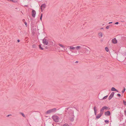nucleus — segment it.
<instances>
[{
	"instance_id": "f257e3e1",
	"label": "nucleus",
	"mask_w": 126,
	"mask_h": 126,
	"mask_svg": "<svg viewBox=\"0 0 126 126\" xmlns=\"http://www.w3.org/2000/svg\"><path fill=\"white\" fill-rule=\"evenodd\" d=\"M57 109L55 108H54L52 109H50L47 110L46 112V113L47 114H49L51 113L54 112L56 111Z\"/></svg>"
},
{
	"instance_id": "f03ea898",
	"label": "nucleus",
	"mask_w": 126,
	"mask_h": 126,
	"mask_svg": "<svg viewBox=\"0 0 126 126\" xmlns=\"http://www.w3.org/2000/svg\"><path fill=\"white\" fill-rule=\"evenodd\" d=\"M110 108H109L108 107L106 106H105L103 107L100 110L101 112H102L103 113L104 110H109L110 109Z\"/></svg>"
},
{
	"instance_id": "7ed1b4c3",
	"label": "nucleus",
	"mask_w": 126,
	"mask_h": 126,
	"mask_svg": "<svg viewBox=\"0 0 126 126\" xmlns=\"http://www.w3.org/2000/svg\"><path fill=\"white\" fill-rule=\"evenodd\" d=\"M52 118L54 120L55 122H57L59 121L58 117L55 115L53 116L52 117Z\"/></svg>"
},
{
	"instance_id": "20e7f679",
	"label": "nucleus",
	"mask_w": 126,
	"mask_h": 126,
	"mask_svg": "<svg viewBox=\"0 0 126 126\" xmlns=\"http://www.w3.org/2000/svg\"><path fill=\"white\" fill-rule=\"evenodd\" d=\"M87 48L89 49V48L87 47H86L84 48V49H85L84 53L87 54H88L90 53V51Z\"/></svg>"
},
{
	"instance_id": "39448f33",
	"label": "nucleus",
	"mask_w": 126,
	"mask_h": 126,
	"mask_svg": "<svg viewBox=\"0 0 126 126\" xmlns=\"http://www.w3.org/2000/svg\"><path fill=\"white\" fill-rule=\"evenodd\" d=\"M43 43L44 44L46 45H48V40L45 38H44L43 40Z\"/></svg>"
},
{
	"instance_id": "423d86ee",
	"label": "nucleus",
	"mask_w": 126,
	"mask_h": 126,
	"mask_svg": "<svg viewBox=\"0 0 126 126\" xmlns=\"http://www.w3.org/2000/svg\"><path fill=\"white\" fill-rule=\"evenodd\" d=\"M111 42L113 43L114 44H116L117 43V41L116 38H114L112 39Z\"/></svg>"
},
{
	"instance_id": "0eeeda50",
	"label": "nucleus",
	"mask_w": 126,
	"mask_h": 126,
	"mask_svg": "<svg viewBox=\"0 0 126 126\" xmlns=\"http://www.w3.org/2000/svg\"><path fill=\"white\" fill-rule=\"evenodd\" d=\"M104 114L105 116H109L111 114L110 112L109 111H107L105 112Z\"/></svg>"
},
{
	"instance_id": "6e6552de",
	"label": "nucleus",
	"mask_w": 126,
	"mask_h": 126,
	"mask_svg": "<svg viewBox=\"0 0 126 126\" xmlns=\"http://www.w3.org/2000/svg\"><path fill=\"white\" fill-rule=\"evenodd\" d=\"M103 113L102 112H100V113L99 114H98L97 116L96 117V118L98 119L99 118L102 116Z\"/></svg>"
},
{
	"instance_id": "1a4fd4ad",
	"label": "nucleus",
	"mask_w": 126,
	"mask_h": 126,
	"mask_svg": "<svg viewBox=\"0 0 126 126\" xmlns=\"http://www.w3.org/2000/svg\"><path fill=\"white\" fill-rule=\"evenodd\" d=\"M36 14V13L35 11L34 10H33L32 12V16L33 17H34L35 16Z\"/></svg>"
},
{
	"instance_id": "9d476101",
	"label": "nucleus",
	"mask_w": 126,
	"mask_h": 126,
	"mask_svg": "<svg viewBox=\"0 0 126 126\" xmlns=\"http://www.w3.org/2000/svg\"><path fill=\"white\" fill-rule=\"evenodd\" d=\"M114 93V92H112L110 94L109 97V100H110L113 97Z\"/></svg>"
},
{
	"instance_id": "9b49d317",
	"label": "nucleus",
	"mask_w": 126,
	"mask_h": 126,
	"mask_svg": "<svg viewBox=\"0 0 126 126\" xmlns=\"http://www.w3.org/2000/svg\"><path fill=\"white\" fill-rule=\"evenodd\" d=\"M58 45L61 47H62V48L63 49V50H65V46H63V45L62 44H58Z\"/></svg>"
},
{
	"instance_id": "f8f14e48",
	"label": "nucleus",
	"mask_w": 126,
	"mask_h": 126,
	"mask_svg": "<svg viewBox=\"0 0 126 126\" xmlns=\"http://www.w3.org/2000/svg\"><path fill=\"white\" fill-rule=\"evenodd\" d=\"M45 4H43L41 6V11H43L44 9L45 8Z\"/></svg>"
},
{
	"instance_id": "ddd939ff",
	"label": "nucleus",
	"mask_w": 126,
	"mask_h": 126,
	"mask_svg": "<svg viewBox=\"0 0 126 126\" xmlns=\"http://www.w3.org/2000/svg\"><path fill=\"white\" fill-rule=\"evenodd\" d=\"M48 45H52L53 44V42L51 41H48Z\"/></svg>"
},
{
	"instance_id": "4468645a",
	"label": "nucleus",
	"mask_w": 126,
	"mask_h": 126,
	"mask_svg": "<svg viewBox=\"0 0 126 126\" xmlns=\"http://www.w3.org/2000/svg\"><path fill=\"white\" fill-rule=\"evenodd\" d=\"M75 48L76 49L78 50L81 48V47L80 46H77Z\"/></svg>"
},
{
	"instance_id": "2eb2a0df",
	"label": "nucleus",
	"mask_w": 126,
	"mask_h": 126,
	"mask_svg": "<svg viewBox=\"0 0 126 126\" xmlns=\"http://www.w3.org/2000/svg\"><path fill=\"white\" fill-rule=\"evenodd\" d=\"M99 36L100 37H103V33L101 32H100L98 33Z\"/></svg>"
},
{
	"instance_id": "dca6fc26",
	"label": "nucleus",
	"mask_w": 126,
	"mask_h": 126,
	"mask_svg": "<svg viewBox=\"0 0 126 126\" xmlns=\"http://www.w3.org/2000/svg\"><path fill=\"white\" fill-rule=\"evenodd\" d=\"M69 49L72 50H74L75 48V47H73V46H70L69 47Z\"/></svg>"
},
{
	"instance_id": "f3484780",
	"label": "nucleus",
	"mask_w": 126,
	"mask_h": 126,
	"mask_svg": "<svg viewBox=\"0 0 126 126\" xmlns=\"http://www.w3.org/2000/svg\"><path fill=\"white\" fill-rule=\"evenodd\" d=\"M111 90L112 91H116L117 92H118V91L117 89L113 87L111 88Z\"/></svg>"
},
{
	"instance_id": "a211bd4d",
	"label": "nucleus",
	"mask_w": 126,
	"mask_h": 126,
	"mask_svg": "<svg viewBox=\"0 0 126 126\" xmlns=\"http://www.w3.org/2000/svg\"><path fill=\"white\" fill-rule=\"evenodd\" d=\"M94 112L95 113V114L96 115V112L97 111V110L96 109V107H94Z\"/></svg>"
},
{
	"instance_id": "6ab92c4d",
	"label": "nucleus",
	"mask_w": 126,
	"mask_h": 126,
	"mask_svg": "<svg viewBox=\"0 0 126 126\" xmlns=\"http://www.w3.org/2000/svg\"><path fill=\"white\" fill-rule=\"evenodd\" d=\"M39 47L40 49L41 50H43V47L42 46L41 47V45H39Z\"/></svg>"
},
{
	"instance_id": "aec40b11",
	"label": "nucleus",
	"mask_w": 126,
	"mask_h": 126,
	"mask_svg": "<svg viewBox=\"0 0 126 126\" xmlns=\"http://www.w3.org/2000/svg\"><path fill=\"white\" fill-rule=\"evenodd\" d=\"M105 50L107 52H108L109 51V49H108V48L107 47H105Z\"/></svg>"
},
{
	"instance_id": "412c9836",
	"label": "nucleus",
	"mask_w": 126,
	"mask_h": 126,
	"mask_svg": "<svg viewBox=\"0 0 126 126\" xmlns=\"http://www.w3.org/2000/svg\"><path fill=\"white\" fill-rule=\"evenodd\" d=\"M125 90H126V89H125V87H124L123 88V90L122 91V92L123 93H124V92H125Z\"/></svg>"
},
{
	"instance_id": "4be33fe9",
	"label": "nucleus",
	"mask_w": 126,
	"mask_h": 126,
	"mask_svg": "<svg viewBox=\"0 0 126 126\" xmlns=\"http://www.w3.org/2000/svg\"><path fill=\"white\" fill-rule=\"evenodd\" d=\"M32 47L33 48H35L36 47V46L34 44L32 45Z\"/></svg>"
},
{
	"instance_id": "5701e85b",
	"label": "nucleus",
	"mask_w": 126,
	"mask_h": 126,
	"mask_svg": "<svg viewBox=\"0 0 126 126\" xmlns=\"http://www.w3.org/2000/svg\"><path fill=\"white\" fill-rule=\"evenodd\" d=\"M107 95L105 96L103 98V99H105L107 98Z\"/></svg>"
},
{
	"instance_id": "b1692460",
	"label": "nucleus",
	"mask_w": 126,
	"mask_h": 126,
	"mask_svg": "<svg viewBox=\"0 0 126 126\" xmlns=\"http://www.w3.org/2000/svg\"><path fill=\"white\" fill-rule=\"evenodd\" d=\"M63 126H69L68 124H64Z\"/></svg>"
},
{
	"instance_id": "393cba45",
	"label": "nucleus",
	"mask_w": 126,
	"mask_h": 126,
	"mask_svg": "<svg viewBox=\"0 0 126 126\" xmlns=\"http://www.w3.org/2000/svg\"><path fill=\"white\" fill-rule=\"evenodd\" d=\"M123 102L124 105H126V102L125 101H123Z\"/></svg>"
},
{
	"instance_id": "a878e982",
	"label": "nucleus",
	"mask_w": 126,
	"mask_h": 126,
	"mask_svg": "<svg viewBox=\"0 0 126 126\" xmlns=\"http://www.w3.org/2000/svg\"><path fill=\"white\" fill-rule=\"evenodd\" d=\"M11 1L13 2H16L17 1L16 0H12Z\"/></svg>"
},
{
	"instance_id": "bb28decb",
	"label": "nucleus",
	"mask_w": 126,
	"mask_h": 126,
	"mask_svg": "<svg viewBox=\"0 0 126 126\" xmlns=\"http://www.w3.org/2000/svg\"><path fill=\"white\" fill-rule=\"evenodd\" d=\"M21 114L22 115V116L24 117H25V116L24 114L23 113H21Z\"/></svg>"
},
{
	"instance_id": "cd10ccee",
	"label": "nucleus",
	"mask_w": 126,
	"mask_h": 126,
	"mask_svg": "<svg viewBox=\"0 0 126 126\" xmlns=\"http://www.w3.org/2000/svg\"><path fill=\"white\" fill-rule=\"evenodd\" d=\"M105 122L106 123V124H108L109 123V121H108L107 120H105Z\"/></svg>"
},
{
	"instance_id": "c85d7f7f",
	"label": "nucleus",
	"mask_w": 126,
	"mask_h": 126,
	"mask_svg": "<svg viewBox=\"0 0 126 126\" xmlns=\"http://www.w3.org/2000/svg\"><path fill=\"white\" fill-rule=\"evenodd\" d=\"M106 28L107 29H108L109 28V26H107L106 27Z\"/></svg>"
},
{
	"instance_id": "c756f323",
	"label": "nucleus",
	"mask_w": 126,
	"mask_h": 126,
	"mask_svg": "<svg viewBox=\"0 0 126 126\" xmlns=\"http://www.w3.org/2000/svg\"><path fill=\"white\" fill-rule=\"evenodd\" d=\"M42 14H41V17H40V19L41 20H42Z\"/></svg>"
},
{
	"instance_id": "7c9ffc66",
	"label": "nucleus",
	"mask_w": 126,
	"mask_h": 126,
	"mask_svg": "<svg viewBox=\"0 0 126 126\" xmlns=\"http://www.w3.org/2000/svg\"><path fill=\"white\" fill-rule=\"evenodd\" d=\"M119 23V22H116L115 23V24H118Z\"/></svg>"
},
{
	"instance_id": "2f4dec72",
	"label": "nucleus",
	"mask_w": 126,
	"mask_h": 126,
	"mask_svg": "<svg viewBox=\"0 0 126 126\" xmlns=\"http://www.w3.org/2000/svg\"><path fill=\"white\" fill-rule=\"evenodd\" d=\"M117 95L118 96H120L121 95V94H117Z\"/></svg>"
},
{
	"instance_id": "473e14b6",
	"label": "nucleus",
	"mask_w": 126,
	"mask_h": 126,
	"mask_svg": "<svg viewBox=\"0 0 126 126\" xmlns=\"http://www.w3.org/2000/svg\"><path fill=\"white\" fill-rule=\"evenodd\" d=\"M125 113V114H126V109L124 111Z\"/></svg>"
},
{
	"instance_id": "72a5a7b5",
	"label": "nucleus",
	"mask_w": 126,
	"mask_h": 126,
	"mask_svg": "<svg viewBox=\"0 0 126 126\" xmlns=\"http://www.w3.org/2000/svg\"><path fill=\"white\" fill-rule=\"evenodd\" d=\"M79 62L78 61H76L75 63H78V62Z\"/></svg>"
},
{
	"instance_id": "f704fd0d",
	"label": "nucleus",
	"mask_w": 126,
	"mask_h": 126,
	"mask_svg": "<svg viewBox=\"0 0 126 126\" xmlns=\"http://www.w3.org/2000/svg\"><path fill=\"white\" fill-rule=\"evenodd\" d=\"M24 24H25V25H27V23L26 22H24Z\"/></svg>"
},
{
	"instance_id": "c9c22d12",
	"label": "nucleus",
	"mask_w": 126,
	"mask_h": 126,
	"mask_svg": "<svg viewBox=\"0 0 126 126\" xmlns=\"http://www.w3.org/2000/svg\"><path fill=\"white\" fill-rule=\"evenodd\" d=\"M18 42H20V41L19 40H17Z\"/></svg>"
},
{
	"instance_id": "e433bc0d",
	"label": "nucleus",
	"mask_w": 126,
	"mask_h": 126,
	"mask_svg": "<svg viewBox=\"0 0 126 126\" xmlns=\"http://www.w3.org/2000/svg\"><path fill=\"white\" fill-rule=\"evenodd\" d=\"M100 29L101 30V29H103V28H100Z\"/></svg>"
},
{
	"instance_id": "4c0bfd02",
	"label": "nucleus",
	"mask_w": 126,
	"mask_h": 126,
	"mask_svg": "<svg viewBox=\"0 0 126 126\" xmlns=\"http://www.w3.org/2000/svg\"><path fill=\"white\" fill-rule=\"evenodd\" d=\"M112 23V22H110L109 23V24H110V23Z\"/></svg>"
}]
</instances>
